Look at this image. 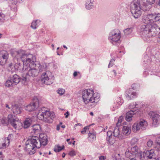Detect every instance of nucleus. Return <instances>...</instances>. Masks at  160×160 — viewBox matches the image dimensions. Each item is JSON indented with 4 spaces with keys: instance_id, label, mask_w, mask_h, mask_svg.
<instances>
[{
    "instance_id": "obj_1",
    "label": "nucleus",
    "mask_w": 160,
    "mask_h": 160,
    "mask_svg": "<svg viewBox=\"0 0 160 160\" xmlns=\"http://www.w3.org/2000/svg\"><path fill=\"white\" fill-rule=\"evenodd\" d=\"M160 20V13H154L143 16L142 24L140 27L142 37L144 40L156 36L160 30V28L153 22Z\"/></svg>"
},
{
    "instance_id": "obj_2",
    "label": "nucleus",
    "mask_w": 160,
    "mask_h": 160,
    "mask_svg": "<svg viewBox=\"0 0 160 160\" xmlns=\"http://www.w3.org/2000/svg\"><path fill=\"white\" fill-rule=\"evenodd\" d=\"M39 137L38 139L37 137L32 136L26 142L25 148L29 154H34L35 152V149L39 148L41 145L45 146L47 144L48 139L46 134L41 133L40 134Z\"/></svg>"
},
{
    "instance_id": "obj_3",
    "label": "nucleus",
    "mask_w": 160,
    "mask_h": 160,
    "mask_svg": "<svg viewBox=\"0 0 160 160\" xmlns=\"http://www.w3.org/2000/svg\"><path fill=\"white\" fill-rule=\"evenodd\" d=\"M82 97L83 101L85 104L92 103V104L91 105L94 107L99 101L100 95L98 93H94L93 90L88 89L82 92Z\"/></svg>"
},
{
    "instance_id": "obj_4",
    "label": "nucleus",
    "mask_w": 160,
    "mask_h": 160,
    "mask_svg": "<svg viewBox=\"0 0 160 160\" xmlns=\"http://www.w3.org/2000/svg\"><path fill=\"white\" fill-rule=\"evenodd\" d=\"M15 58L18 59H21L23 62V65L21 64L20 63H16L14 65V68L16 70L19 71L20 72H23L26 70L28 65V63L30 62H27L28 63L25 64L26 61L27 60L28 57L29 55H31V54H28L26 53L24 51L20 50L16 52Z\"/></svg>"
},
{
    "instance_id": "obj_5",
    "label": "nucleus",
    "mask_w": 160,
    "mask_h": 160,
    "mask_svg": "<svg viewBox=\"0 0 160 160\" xmlns=\"http://www.w3.org/2000/svg\"><path fill=\"white\" fill-rule=\"evenodd\" d=\"M37 118L40 120L48 123H52L54 118V113L50 112L48 108L43 107L39 110Z\"/></svg>"
},
{
    "instance_id": "obj_6",
    "label": "nucleus",
    "mask_w": 160,
    "mask_h": 160,
    "mask_svg": "<svg viewBox=\"0 0 160 160\" xmlns=\"http://www.w3.org/2000/svg\"><path fill=\"white\" fill-rule=\"evenodd\" d=\"M147 4L146 3L143 5L139 0H134L131 4V12L134 17L137 18L139 17L142 13V11L144 10V6H146Z\"/></svg>"
},
{
    "instance_id": "obj_7",
    "label": "nucleus",
    "mask_w": 160,
    "mask_h": 160,
    "mask_svg": "<svg viewBox=\"0 0 160 160\" xmlns=\"http://www.w3.org/2000/svg\"><path fill=\"white\" fill-rule=\"evenodd\" d=\"M27 58L25 63V64L28 63L27 62H30L31 66H35L37 69L38 70V73L42 72L43 71L46 70L47 69V67L45 64H41L40 63L35 62V57L33 55H29Z\"/></svg>"
},
{
    "instance_id": "obj_8",
    "label": "nucleus",
    "mask_w": 160,
    "mask_h": 160,
    "mask_svg": "<svg viewBox=\"0 0 160 160\" xmlns=\"http://www.w3.org/2000/svg\"><path fill=\"white\" fill-rule=\"evenodd\" d=\"M30 63H28V65L26 68V71L28 72L26 74V77H23L22 78L23 81H26L28 79H29V77L33 78L37 76L38 74V70L35 66H31Z\"/></svg>"
},
{
    "instance_id": "obj_9",
    "label": "nucleus",
    "mask_w": 160,
    "mask_h": 160,
    "mask_svg": "<svg viewBox=\"0 0 160 160\" xmlns=\"http://www.w3.org/2000/svg\"><path fill=\"white\" fill-rule=\"evenodd\" d=\"M121 32L118 29L112 30L110 32L108 39L113 44L118 42L121 38Z\"/></svg>"
},
{
    "instance_id": "obj_10",
    "label": "nucleus",
    "mask_w": 160,
    "mask_h": 160,
    "mask_svg": "<svg viewBox=\"0 0 160 160\" xmlns=\"http://www.w3.org/2000/svg\"><path fill=\"white\" fill-rule=\"evenodd\" d=\"M54 80L53 75L51 72L47 71L42 73L41 81L47 85H50L52 83Z\"/></svg>"
},
{
    "instance_id": "obj_11",
    "label": "nucleus",
    "mask_w": 160,
    "mask_h": 160,
    "mask_svg": "<svg viewBox=\"0 0 160 160\" xmlns=\"http://www.w3.org/2000/svg\"><path fill=\"white\" fill-rule=\"evenodd\" d=\"M39 106V100L37 97H35L30 104L25 107L26 110L29 112H32L36 110Z\"/></svg>"
},
{
    "instance_id": "obj_12",
    "label": "nucleus",
    "mask_w": 160,
    "mask_h": 160,
    "mask_svg": "<svg viewBox=\"0 0 160 160\" xmlns=\"http://www.w3.org/2000/svg\"><path fill=\"white\" fill-rule=\"evenodd\" d=\"M149 115L152 120V125L155 127L158 125L160 122V116L155 112L151 111Z\"/></svg>"
},
{
    "instance_id": "obj_13",
    "label": "nucleus",
    "mask_w": 160,
    "mask_h": 160,
    "mask_svg": "<svg viewBox=\"0 0 160 160\" xmlns=\"http://www.w3.org/2000/svg\"><path fill=\"white\" fill-rule=\"evenodd\" d=\"M13 135L12 134H9L7 138H5L3 141L2 145L0 144V149L5 148L7 147L8 146L10 140L13 137Z\"/></svg>"
},
{
    "instance_id": "obj_14",
    "label": "nucleus",
    "mask_w": 160,
    "mask_h": 160,
    "mask_svg": "<svg viewBox=\"0 0 160 160\" xmlns=\"http://www.w3.org/2000/svg\"><path fill=\"white\" fill-rule=\"evenodd\" d=\"M126 97L128 100H131L137 97V95L136 92L132 91V89H130L126 92Z\"/></svg>"
},
{
    "instance_id": "obj_15",
    "label": "nucleus",
    "mask_w": 160,
    "mask_h": 160,
    "mask_svg": "<svg viewBox=\"0 0 160 160\" xmlns=\"http://www.w3.org/2000/svg\"><path fill=\"white\" fill-rule=\"evenodd\" d=\"M11 125L16 130L20 129L23 127L22 123L18 118Z\"/></svg>"
},
{
    "instance_id": "obj_16",
    "label": "nucleus",
    "mask_w": 160,
    "mask_h": 160,
    "mask_svg": "<svg viewBox=\"0 0 160 160\" xmlns=\"http://www.w3.org/2000/svg\"><path fill=\"white\" fill-rule=\"evenodd\" d=\"M94 0H86L85 6L86 8L88 10H90L94 7Z\"/></svg>"
},
{
    "instance_id": "obj_17",
    "label": "nucleus",
    "mask_w": 160,
    "mask_h": 160,
    "mask_svg": "<svg viewBox=\"0 0 160 160\" xmlns=\"http://www.w3.org/2000/svg\"><path fill=\"white\" fill-rule=\"evenodd\" d=\"M113 136L117 137L119 139H122L124 138V137L122 134H120L119 128L118 127H116L113 132Z\"/></svg>"
},
{
    "instance_id": "obj_18",
    "label": "nucleus",
    "mask_w": 160,
    "mask_h": 160,
    "mask_svg": "<svg viewBox=\"0 0 160 160\" xmlns=\"http://www.w3.org/2000/svg\"><path fill=\"white\" fill-rule=\"evenodd\" d=\"M11 110L14 114L16 115L20 114L21 112V108L17 104L12 105Z\"/></svg>"
},
{
    "instance_id": "obj_19",
    "label": "nucleus",
    "mask_w": 160,
    "mask_h": 160,
    "mask_svg": "<svg viewBox=\"0 0 160 160\" xmlns=\"http://www.w3.org/2000/svg\"><path fill=\"white\" fill-rule=\"evenodd\" d=\"M131 132V128L128 126H124L122 129V134L124 137V135H128Z\"/></svg>"
},
{
    "instance_id": "obj_20",
    "label": "nucleus",
    "mask_w": 160,
    "mask_h": 160,
    "mask_svg": "<svg viewBox=\"0 0 160 160\" xmlns=\"http://www.w3.org/2000/svg\"><path fill=\"white\" fill-rule=\"evenodd\" d=\"M32 118H27L23 122V128H27L29 127L32 123Z\"/></svg>"
},
{
    "instance_id": "obj_21",
    "label": "nucleus",
    "mask_w": 160,
    "mask_h": 160,
    "mask_svg": "<svg viewBox=\"0 0 160 160\" xmlns=\"http://www.w3.org/2000/svg\"><path fill=\"white\" fill-rule=\"evenodd\" d=\"M9 58V54L6 51L2 50L0 52V58L7 61Z\"/></svg>"
},
{
    "instance_id": "obj_22",
    "label": "nucleus",
    "mask_w": 160,
    "mask_h": 160,
    "mask_svg": "<svg viewBox=\"0 0 160 160\" xmlns=\"http://www.w3.org/2000/svg\"><path fill=\"white\" fill-rule=\"evenodd\" d=\"M141 129H145L148 125L147 122L143 119H141L137 122Z\"/></svg>"
},
{
    "instance_id": "obj_23",
    "label": "nucleus",
    "mask_w": 160,
    "mask_h": 160,
    "mask_svg": "<svg viewBox=\"0 0 160 160\" xmlns=\"http://www.w3.org/2000/svg\"><path fill=\"white\" fill-rule=\"evenodd\" d=\"M134 112L131 110L126 113L125 117V119L127 121L130 122L132 119L133 115L134 114Z\"/></svg>"
},
{
    "instance_id": "obj_24",
    "label": "nucleus",
    "mask_w": 160,
    "mask_h": 160,
    "mask_svg": "<svg viewBox=\"0 0 160 160\" xmlns=\"http://www.w3.org/2000/svg\"><path fill=\"white\" fill-rule=\"evenodd\" d=\"M128 149L129 151H131L135 156L136 154H137L138 155L139 153L141 152L138 149V148L137 146H135L131 148H128Z\"/></svg>"
},
{
    "instance_id": "obj_25",
    "label": "nucleus",
    "mask_w": 160,
    "mask_h": 160,
    "mask_svg": "<svg viewBox=\"0 0 160 160\" xmlns=\"http://www.w3.org/2000/svg\"><path fill=\"white\" fill-rule=\"evenodd\" d=\"M18 119V118H15L14 116L11 114H9L8 116V123H10L11 125L16 121Z\"/></svg>"
},
{
    "instance_id": "obj_26",
    "label": "nucleus",
    "mask_w": 160,
    "mask_h": 160,
    "mask_svg": "<svg viewBox=\"0 0 160 160\" xmlns=\"http://www.w3.org/2000/svg\"><path fill=\"white\" fill-rule=\"evenodd\" d=\"M138 156L140 160H148L146 152H140L138 154Z\"/></svg>"
},
{
    "instance_id": "obj_27",
    "label": "nucleus",
    "mask_w": 160,
    "mask_h": 160,
    "mask_svg": "<svg viewBox=\"0 0 160 160\" xmlns=\"http://www.w3.org/2000/svg\"><path fill=\"white\" fill-rule=\"evenodd\" d=\"M145 152L149 159L155 158V154L153 150L147 151Z\"/></svg>"
},
{
    "instance_id": "obj_28",
    "label": "nucleus",
    "mask_w": 160,
    "mask_h": 160,
    "mask_svg": "<svg viewBox=\"0 0 160 160\" xmlns=\"http://www.w3.org/2000/svg\"><path fill=\"white\" fill-rule=\"evenodd\" d=\"M11 78H12L14 84L15 85L18 83L20 81V77L17 74L14 75Z\"/></svg>"
},
{
    "instance_id": "obj_29",
    "label": "nucleus",
    "mask_w": 160,
    "mask_h": 160,
    "mask_svg": "<svg viewBox=\"0 0 160 160\" xmlns=\"http://www.w3.org/2000/svg\"><path fill=\"white\" fill-rule=\"evenodd\" d=\"M125 156L126 158H129V159L135 158V155L131 151H130L128 149L125 152Z\"/></svg>"
},
{
    "instance_id": "obj_30",
    "label": "nucleus",
    "mask_w": 160,
    "mask_h": 160,
    "mask_svg": "<svg viewBox=\"0 0 160 160\" xmlns=\"http://www.w3.org/2000/svg\"><path fill=\"white\" fill-rule=\"evenodd\" d=\"M141 129L137 122L134 123L132 126V130L134 132H137Z\"/></svg>"
},
{
    "instance_id": "obj_31",
    "label": "nucleus",
    "mask_w": 160,
    "mask_h": 160,
    "mask_svg": "<svg viewBox=\"0 0 160 160\" xmlns=\"http://www.w3.org/2000/svg\"><path fill=\"white\" fill-rule=\"evenodd\" d=\"M5 86L7 87L13 86H14L15 85L14 84L11 78H9V79L6 81L5 83Z\"/></svg>"
},
{
    "instance_id": "obj_32",
    "label": "nucleus",
    "mask_w": 160,
    "mask_h": 160,
    "mask_svg": "<svg viewBox=\"0 0 160 160\" xmlns=\"http://www.w3.org/2000/svg\"><path fill=\"white\" fill-rule=\"evenodd\" d=\"M40 22V20H38L33 21L31 23V27L33 29H36L38 26V22Z\"/></svg>"
},
{
    "instance_id": "obj_33",
    "label": "nucleus",
    "mask_w": 160,
    "mask_h": 160,
    "mask_svg": "<svg viewBox=\"0 0 160 160\" xmlns=\"http://www.w3.org/2000/svg\"><path fill=\"white\" fill-rule=\"evenodd\" d=\"M32 129L35 132H38L41 130V127L39 125L36 124L33 126Z\"/></svg>"
},
{
    "instance_id": "obj_34",
    "label": "nucleus",
    "mask_w": 160,
    "mask_h": 160,
    "mask_svg": "<svg viewBox=\"0 0 160 160\" xmlns=\"http://www.w3.org/2000/svg\"><path fill=\"white\" fill-rule=\"evenodd\" d=\"M88 138L89 140L91 142L95 141L96 138V135L93 133H89L88 134Z\"/></svg>"
},
{
    "instance_id": "obj_35",
    "label": "nucleus",
    "mask_w": 160,
    "mask_h": 160,
    "mask_svg": "<svg viewBox=\"0 0 160 160\" xmlns=\"http://www.w3.org/2000/svg\"><path fill=\"white\" fill-rule=\"evenodd\" d=\"M115 137L113 136L111 137L107 138V140L108 144L110 145L113 144L115 142Z\"/></svg>"
},
{
    "instance_id": "obj_36",
    "label": "nucleus",
    "mask_w": 160,
    "mask_h": 160,
    "mask_svg": "<svg viewBox=\"0 0 160 160\" xmlns=\"http://www.w3.org/2000/svg\"><path fill=\"white\" fill-rule=\"evenodd\" d=\"M133 29L132 28H130L125 29L123 31L124 34L126 35L130 34L132 32Z\"/></svg>"
},
{
    "instance_id": "obj_37",
    "label": "nucleus",
    "mask_w": 160,
    "mask_h": 160,
    "mask_svg": "<svg viewBox=\"0 0 160 160\" xmlns=\"http://www.w3.org/2000/svg\"><path fill=\"white\" fill-rule=\"evenodd\" d=\"M1 123L4 125H7L8 124V119H7L6 118L4 117L0 119Z\"/></svg>"
},
{
    "instance_id": "obj_38",
    "label": "nucleus",
    "mask_w": 160,
    "mask_h": 160,
    "mask_svg": "<svg viewBox=\"0 0 160 160\" xmlns=\"http://www.w3.org/2000/svg\"><path fill=\"white\" fill-rule=\"evenodd\" d=\"M5 15L0 12V24L4 22L5 20Z\"/></svg>"
},
{
    "instance_id": "obj_39",
    "label": "nucleus",
    "mask_w": 160,
    "mask_h": 160,
    "mask_svg": "<svg viewBox=\"0 0 160 160\" xmlns=\"http://www.w3.org/2000/svg\"><path fill=\"white\" fill-rule=\"evenodd\" d=\"M17 0H9L8 2L9 4L11 7L14 5H15L17 3Z\"/></svg>"
},
{
    "instance_id": "obj_40",
    "label": "nucleus",
    "mask_w": 160,
    "mask_h": 160,
    "mask_svg": "<svg viewBox=\"0 0 160 160\" xmlns=\"http://www.w3.org/2000/svg\"><path fill=\"white\" fill-rule=\"evenodd\" d=\"M65 92V90L62 88H59L58 91V93L61 95H63Z\"/></svg>"
},
{
    "instance_id": "obj_41",
    "label": "nucleus",
    "mask_w": 160,
    "mask_h": 160,
    "mask_svg": "<svg viewBox=\"0 0 160 160\" xmlns=\"http://www.w3.org/2000/svg\"><path fill=\"white\" fill-rule=\"evenodd\" d=\"M68 155L71 157H73L76 155V153L75 151L72 149L69 152Z\"/></svg>"
},
{
    "instance_id": "obj_42",
    "label": "nucleus",
    "mask_w": 160,
    "mask_h": 160,
    "mask_svg": "<svg viewBox=\"0 0 160 160\" xmlns=\"http://www.w3.org/2000/svg\"><path fill=\"white\" fill-rule=\"evenodd\" d=\"M0 58V65L2 66L5 65L7 61L5 59H2L1 58Z\"/></svg>"
},
{
    "instance_id": "obj_43",
    "label": "nucleus",
    "mask_w": 160,
    "mask_h": 160,
    "mask_svg": "<svg viewBox=\"0 0 160 160\" xmlns=\"http://www.w3.org/2000/svg\"><path fill=\"white\" fill-rule=\"evenodd\" d=\"M114 59H111L109 62V64L108 65V67L109 68L111 67H112L114 63Z\"/></svg>"
},
{
    "instance_id": "obj_44",
    "label": "nucleus",
    "mask_w": 160,
    "mask_h": 160,
    "mask_svg": "<svg viewBox=\"0 0 160 160\" xmlns=\"http://www.w3.org/2000/svg\"><path fill=\"white\" fill-rule=\"evenodd\" d=\"M156 0H146L148 4L152 5L155 2Z\"/></svg>"
},
{
    "instance_id": "obj_45",
    "label": "nucleus",
    "mask_w": 160,
    "mask_h": 160,
    "mask_svg": "<svg viewBox=\"0 0 160 160\" xmlns=\"http://www.w3.org/2000/svg\"><path fill=\"white\" fill-rule=\"evenodd\" d=\"M123 119V117L121 116L118 119V122L117 123V125H119V124L121 123Z\"/></svg>"
},
{
    "instance_id": "obj_46",
    "label": "nucleus",
    "mask_w": 160,
    "mask_h": 160,
    "mask_svg": "<svg viewBox=\"0 0 160 160\" xmlns=\"http://www.w3.org/2000/svg\"><path fill=\"white\" fill-rule=\"evenodd\" d=\"M153 143V141L151 140H149L147 143V145L148 147H151L152 146Z\"/></svg>"
},
{
    "instance_id": "obj_47",
    "label": "nucleus",
    "mask_w": 160,
    "mask_h": 160,
    "mask_svg": "<svg viewBox=\"0 0 160 160\" xmlns=\"http://www.w3.org/2000/svg\"><path fill=\"white\" fill-rule=\"evenodd\" d=\"M89 126H87L85 127L83 129V130L81 131V132L82 134H84L86 131V130L89 129Z\"/></svg>"
},
{
    "instance_id": "obj_48",
    "label": "nucleus",
    "mask_w": 160,
    "mask_h": 160,
    "mask_svg": "<svg viewBox=\"0 0 160 160\" xmlns=\"http://www.w3.org/2000/svg\"><path fill=\"white\" fill-rule=\"evenodd\" d=\"M113 136V135H112V132H111L110 131H109L107 132V138L111 137Z\"/></svg>"
},
{
    "instance_id": "obj_49",
    "label": "nucleus",
    "mask_w": 160,
    "mask_h": 160,
    "mask_svg": "<svg viewBox=\"0 0 160 160\" xmlns=\"http://www.w3.org/2000/svg\"><path fill=\"white\" fill-rule=\"evenodd\" d=\"M138 142V139L136 138H132L131 141V143L132 144H135Z\"/></svg>"
},
{
    "instance_id": "obj_50",
    "label": "nucleus",
    "mask_w": 160,
    "mask_h": 160,
    "mask_svg": "<svg viewBox=\"0 0 160 160\" xmlns=\"http://www.w3.org/2000/svg\"><path fill=\"white\" fill-rule=\"evenodd\" d=\"M5 107L6 108H8V109L11 110L12 109V106L11 107H10V105L8 104H6Z\"/></svg>"
},
{
    "instance_id": "obj_51",
    "label": "nucleus",
    "mask_w": 160,
    "mask_h": 160,
    "mask_svg": "<svg viewBox=\"0 0 160 160\" xmlns=\"http://www.w3.org/2000/svg\"><path fill=\"white\" fill-rule=\"evenodd\" d=\"M119 102H118V103L119 105H121L123 102V101L122 99H121L120 98H119Z\"/></svg>"
},
{
    "instance_id": "obj_52",
    "label": "nucleus",
    "mask_w": 160,
    "mask_h": 160,
    "mask_svg": "<svg viewBox=\"0 0 160 160\" xmlns=\"http://www.w3.org/2000/svg\"><path fill=\"white\" fill-rule=\"evenodd\" d=\"M106 157L103 156H101L99 157V160H105Z\"/></svg>"
},
{
    "instance_id": "obj_53",
    "label": "nucleus",
    "mask_w": 160,
    "mask_h": 160,
    "mask_svg": "<svg viewBox=\"0 0 160 160\" xmlns=\"http://www.w3.org/2000/svg\"><path fill=\"white\" fill-rule=\"evenodd\" d=\"M158 41L160 43V32L158 35Z\"/></svg>"
},
{
    "instance_id": "obj_54",
    "label": "nucleus",
    "mask_w": 160,
    "mask_h": 160,
    "mask_svg": "<svg viewBox=\"0 0 160 160\" xmlns=\"http://www.w3.org/2000/svg\"><path fill=\"white\" fill-rule=\"evenodd\" d=\"M136 107V105H134V104H133V106H132V105L131 104L129 106V108H130L131 109L132 108H133L135 107Z\"/></svg>"
},
{
    "instance_id": "obj_55",
    "label": "nucleus",
    "mask_w": 160,
    "mask_h": 160,
    "mask_svg": "<svg viewBox=\"0 0 160 160\" xmlns=\"http://www.w3.org/2000/svg\"><path fill=\"white\" fill-rule=\"evenodd\" d=\"M54 151L55 152H59L58 149L57 147H56L54 149Z\"/></svg>"
},
{
    "instance_id": "obj_56",
    "label": "nucleus",
    "mask_w": 160,
    "mask_h": 160,
    "mask_svg": "<svg viewBox=\"0 0 160 160\" xmlns=\"http://www.w3.org/2000/svg\"><path fill=\"white\" fill-rule=\"evenodd\" d=\"M64 115H65V118H67L69 115V112L68 111L67 112L65 113Z\"/></svg>"
},
{
    "instance_id": "obj_57",
    "label": "nucleus",
    "mask_w": 160,
    "mask_h": 160,
    "mask_svg": "<svg viewBox=\"0 0 160 160\" xmlns=\"http://www.w3.org/2000/svg\"><path fill=\"white\" fill-rule=\"evenodd\" d=\"M57 147H58V149H59V152H60V151H61L63 149V148H62L61 147L59 146H57Z\"/></svg>"
},
{
    "instance_id": "obj_58",
    "label": "nucleus",
    "mask_w": 160,
    "mask_h": 160,
    "mask_svg": "<svg viewBox=\"0 0 160 160\" xmlns=\"http://www.w3.org/2000/svg\"><path fill=\"white\" fill-rule=\"evenodd\" d=\"M78 75L77 72H75L73 74L74 77H76Z\"/></svg>"
},
{
    "instance_id": "obj_59",
    "label": "nucleus",
    "mask_w": 160,
    "mask_h": 160,
    "mask_svg": "<svg viewBox=\"0 0 160 160\" xmlns=\"http://www.w3.org/2000/svg\"><path fill=\"white\" fill-rule=\"evenodd\" d=\"M56 129L58 131L60 130V125H57V126Z\"/></svg>"
},
{
    "instance_id": "obj_60",
    "label": "nucleus",
    "mask_w": 160,
    "mask_h": 160,
    "mask_svg": "<svg viewBox=\"0 0 160 160\" xmlns=\"http://www.w3.org/2000/svg\"><path fill=\"white\" fill-rule=\"evenodd\" d=\"M78 125H79L80 126H82V124L80 123H78V124H75V126H74V127H76Z\"/></svg>"
},
{
    "instance_id": "obj_61",
    "label": "nucleus",
    "mask_w": 160,
    "mask_h": 160,
    "mask_svg": "<svg viewBox=\"0 0 160 160\" xmlns=\"http://www.w3.org/2000/svg\"><path fill=\"white\" fill-rule=\"evenodd\" d=\"M135 84H133L132 85V89H135V88H136L135 87Z\"/></svg>"
},
{
    "instance_id": "obj_62",
    "label": "nucleus",
    "mask_w": 160,
    "mask_h": 160,
    "mask_svg": "<svg viewBox=\"0 0 160 160\" xmlns=\"http://www.w3.org/2000/svg\"><path fill=\"white\" fill-rule=\"evenodd\" d=\"M112 72H114V76H116V74H117V73H116V71H115V70H113Z\"/></svg>"
},
{
    "instance_id": "obj_63",
    "label": "nucleus",
    "mask_w": 160,
    "mask_h": 160,
    "mask_svg": "<svg viewBox=\"0 0 160 160\" xmlns=\"http://www.w3.org/2000/svg\"><path fill=\"white\" fill-rule=\"evenodd\" d=\"M8 66L9 67L11 68L12 66V63H10L9 65Z\"/></svg>"
},
{
    "instance_id": "obj_64",
    "label": "nucleus",
    "mask_w": 160,
    "mask_h": 160,
    "mask_svg": "<svg viewBox=\"0 0 160 160\" xmlns=\"http://www.w3.org/2000/svg\"><path fill=\"white\" fill-rule=\"evenodd\" d=\"M65 156V153L63 152V153L62 155V158H64Z\"/></svg>"
}]
</instances>
